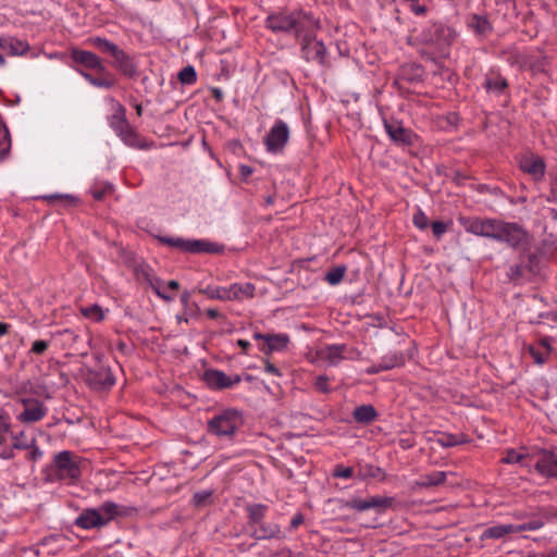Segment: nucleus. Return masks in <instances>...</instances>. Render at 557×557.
I'll return each mask as SVG.
<instances>
[{"instance_id": "1", "label": "nucleus", "mask_w": 557, "mask_h": 557, "mask_svg": "<svg viewBox=\"0 0 557 557\" xmlns=\"http://www.w3.org/2000/svg\"><path fill=\"white\" fill-rule=\"evenodd\" d=\"M459 222L468 233L504 242L511 247H518L527 240L525 232L515 223L479 218H460Z\"/></svg>"}, {"instance_id": "2", "label": "nucleus", "mask_w": 557, "mask_h": 557, "mask_svg": "<svg viewBox=\"0 0 557 557\" xmlns=\"http://www.w3.org/2000/svg\"><path fill=\"white\" fill-rule=\"evenodd\" d=\"M360 352L344 344L319 345L312 347L307 352V358L311 363L322 366H336L344 359H357Z\"/></svg>"}, {"instance_id": "3", "label": "nucleus", "mask_w": 557, "mask_h": 557, "mask_svg": "<svg viewBox=\"0 0 557 557\" xmlns=\"http://www.w3.org/2000/svg\"><path fill=\"white\" fill-rule=\"evenodd\" d=\"M267 26L273 32L295 30L297 35H300L306 29L311 30L318 27V24L308 14L298 12L270 15L267 18Z\"/></svg>"}, {"instance_id": "4", "label": "nucleus", "mask_w": 557, "mask_h": 557, "mask_svg": "<svg viewBox=\"0 0 557 557\" xmlns=\"http://www.w3.org/2000/svg\"><path fill=\"white\" fill-rule=\"evenodd\" d=\"M119 515V506L104 502L98 508H86L75 519V524L84 530L99 529L107 525Z\"/></svg>"}, {"instance_id": "5", "label": "nucleus", "mask_w": 557, "mask_h": 557, "mask_svg": "<svg viewBox=\"0 0 557 557\" xmlns=\"http://www.w3.org/2000/svg\"><path fill=\"white\" fill-rule=\"evenodd\" d=\"M242 424L243 419L240 413L236 410L228 409L213 417L209 422V428L210 431L218 436H230L233 435Z\"/></svg>"}, {"instance_id": "6", "label": "nucleus", "mask_w": 557, "mask_h": 557, "mask_svg": "<svg viewBox=\"0 0 557 557\" xmlns=\"http://www.w3.org/2000/svg\"><path fill=\"white\" fill-rule=\"evenodd\" d=\"M544 525L543 520L536 519L528 523L520 524H496L487 528L481 535L482 540L486 539H502L507 534L522 532V531H535Z\"/></svg>"}, {"instance_id": "7", "label": "nucleus", "mask_w": 557, "mask_h": 557, "mask_svg": "<svg viewBox=\"0 0 557 557\" xmlns=\"http://www.w3.org/2000/svg\"><path fill=\"white\" fill-rule=\"evenodd\" d=\"M53 462L59 476L62 479L75 480L81 475L78 457L67 450L57 454Z\"/></svg>"}, {"instance_id": "8", "label": "nucleus", "mask_w": 557, "mask_h": 557, "mask_svg": "<svg viewBox=\"0 0 557 557\" xmlns=\"http://www.w3.org/2000/svg\"><path fill=\"white\" fill-rule=\"evenodd\" d=\"M108 103L111 111L109 116L110 126L114 129L117 136L123 138V140H128L133 133L125 117V109L114 99H109Z\"/></svg>"}, {"instance_id": "9", "label": "nucleus", "mask_w": 557, "mask_h": 557, "mask_svg": "<svg viewBox=\"0 0 557 557\" xmlns=\"http://www.w3.org/2000/svg\"><path fill=\"white\" fill-rule=\"evenodd\" d=\"M289 138V128L281 120L276 121L264 138V145L269 152H278L287 144Z\"/></svg>"}, {"instance_id": "10", "label": "nucleus", "mask_w": 557, "mask_h": 557, "mask_svg": "<svg viewBox=\"0 0 557 557\" xmlns=\"http://www.w3.org/2000/svg\"><path fill=\"white\" fill-rule=\"evenodd\" d=\"M301 51L302 57L307 61H312L317 63H323L325 60V47L322 41L310 37L305 36L301 41Z\"/></svg>"}, {"instance_id": "11", "label": "nucleus", "mask_w": 557, "mask_h": 557, "mask_svg": "<svg viewBox=\"0 0 557 557\" xmlns=\"http://www.w3.org/2000/svg\"><path fill=\"white\" fill-rule=\"evenodd\" d=\"M256 339L263 341V346L261 347V350L265 354H271L274 351H283L287 348L289 344V336L287 334H268L263 335L260 333H256L255 335Z\"/></svg>"}, {"instance_id": "12", "label": "nucleus", "mask_w": 557, "mask_h": 557, "mask_svg": "<svg viewBox=\"0 0 557 557\" xmlns=\"http://www.w3.org/2000/svg\"><path fill=\"white\" fill-rule=\"evenodd\" d=\"M391 505V499L382 496H372L366 499L352 498L347 503V507L358 510L366 511L369 509L383 510Z\"/></svg>"}, {"instance_id": "13", "label": "nucleus", "mask_w": 557, "mask_h": 557, "mask_svg": "<svg viewBox=\"0 0 557 557\" xmlns=\"http://www.w3.org/2000/svg\"><path fill=\"white\" fill-rule=\"evenodd\" d=\"M203 381L212 388H227L240 381L238 375L228 376L219 370H207L203 374Z\"/></svg>"}, {"instance_id": "14", "label": "nucleus", "mask_w": 557, "mask_h": 557, "mask_svg": "<svg viewBox=\"0 0 557 557\" xmlns=\"http://www.w3.org/2000/svg\"><path fill=\"white\" fill-rule=\"evenodd\" d=\"M520 168L523 172L533 176L534 180L542 178L545 173V164L543 160L539 156L532 153L522 156L520 159Z\"/></svg>"}, {"instance_id": "15", "label": "nucleus", "mask_w": 557, "mask_h": 557, "mask_svg": "<svg viewBox=\"0 0 557 557\" xmlns=\"http://www.w3.org/2000/svg\"><path fill=\"white\" fill-rule=\"evenodd\" d=\"M23 404L25 410L17 417L20 421L28 423L36 422L46 416L47 410L40 401L35 399H24Z\"/></svg>"}, {"instance_id": "16", "label": "nucleus", "mask_w": 557, "mask_h": 557, "mask_svg": "<svg viewBox=\"0 0 557 557\" xmlns=\"http://www.w3.org/2000/svg\"><path fill=\"white\" fill-rule=\"evenodd\" d=\"M535 468L544 476H557V458L552 453L542 451L536 457Z\"/></svg>"}, {"instance_id": "17", "label": "nucleus", "mask_w": 557, "mask_h": 557, "mask_svg": "<svg viewBox=\"0 0 557 557\" xmlns=\"http://www.w3.org/2000/svg\"><path fill=\"white\" fill-rule=\"evenodd\" d=\"M72 59L85 67L96 70L98 72H103L104 66L101 62V60L92 52L74 49L71 52Z\"/></svg>"}, {"instance_id": "18", "label": "nucleus", "mask_w": 557, "mask_h": 557, "mask_svg": "<svg viewBox=\"0 0 557 557\" xmlns=\"http://www.w3.org/2000/svg\"><path fill=\"white\" fill-rule=\"evenodd\" d=\"M255 296V286L251 283L232 284L226 286L225 301L230 300H244Z\"/></svg>"}, {"instance_id": "19", "label": "nucleus", "mask_w": 557, "mask_h": 557, "mask_svg": "<svg viewBox=\"0 0 557 557\" xmlns=\"http://www.w3.org/2000/svg\"><path fill=\"white\" fill-rule=\"evenodd\" d=\"M0 48L11 55H23L27 52L29 46L26 41L14 37H1Z\"/></svg>"}, {"instance_id": "20", "label": "nucleus", "mask_w": 557, "mask_h": 557, "mask_svg": "<svg viewBox=\"0 0 557 557\" xmlns=\"http://www.w3.org/2000/svg\"><path fill=\"white\" fill-rule=\"evenodd\" d=\"M219 245L205 239H186L185 251L191 253L198 252H219Z\"/></svg>"}, {"instance_id": "21", "label": "nucleus", "mask_w": 557, "mask_h": 557, "mask_svg": "<svg viewBox=\"0 0 557 557\" xmlns=\"http://www.w3.org/2000/svg\"><path fill=\"white\" fill-rule=\"evenodd\" d=\"M386 131L389 137L399 143H409L410 141V133L400 125L397 124H386Z\"/></svg>"}, {"instance_id": "22", "label": "nucleus", "mask_w": 557, "mask_h": 557, "mask_svg": "<svg viewBox=\"0 0 557 557\" xmlns=\"http://www.w3.org/2000/svg\"><path fill=\"white\" fill-rule=\"evenodd\" d=\"M81 313L92 321H102L106 317V311L98 305L87 306L81 308Z\"/></svg>"}, {"instance_id": "23", "label": "nucleus", "mask_w": 557, "mask_h": 557, "mask_svg": "<svg viewBox=\"0 0 557 557\" xmlns=\"http://www.w3.org/2000/svg\"><path fill=\"white\" fill-rule=\"evenodd\" d=\"M354 417L359 422H369L374 419L375 410L371 406H360L355 409Z\"/></svg>"}, {"instance_id": "24", "label": "nucleus", "mask_w": 557, "mask_h": 557, "mask_svg": "<svg viewBox=\"0 0 557 557\" xmlns=\"http://www.w3.org/2000/svg\"><path fill=\"white\" fill-rule=\"evenodd\" d=\"M82 75L86 81H88L92 86L96 87L110 88L114 85V79L111 76H103L97 78L84 72H82Z\"/></svg>"}, {"instance_id": "25", "label": "nucleus", "mask_w": 557, "mask_h": 557, "mask_svg": "<svg viewBox=\"0 0 557 557\" xmlns=\"http://www.w3.org/2000/svg\"><path fill=\"white\" fill-rule=\"evenodd\" d=\"M10 147L11 143L8 128L2 122H0V160L8 154Z\"/></svg>"}, {"instance_id": "26", "label": "nucleus", "mask_w": 557, "mask_h": 557, "mask_svg": "<svg viewBox=\"0 0 557 557\" xmlns=\"http://www.w3.org/2000/svg\"><path fill=\"white\" fill-rule=\"evenodd\" d=\"M89 44L94 47H96L97 49H99L101 52H104V53H111V52H115V45L108 41L107 39L104 38H101V37H94V38H90L89 40Z\"/></svg>"}, {"instance_id": "27", "label": "nucleus", "mask_w": 557, "mask_h": 557, "mask_svg": "<svg viewBox=\"0 0 557 557\" xmlns=\"http://www.w3.org/2000/svg\"><path fill=\"white\" fill-rule=\"evenodd\" d=\"M201 292L210 299H219L225 301L226 286H207Z\"/></svg>"}, {"instance_id": "28", "label": "nucleus", "mask_w": 557, "mask_h": 557, "mask_svg": "<svg viewBox=\"0 0 557 557\" xmlns=\"http://www.w3.org/2000/svg\"><path fill=\"white\" fill-rule=\"evenodd\" d=\"M178 79L181 81V83L187 84V85L195 83L196 82L195 69L193 66L184 67L178 74Z\"/></svg>"}, {"instance_id": "29", "label": "nucleus", "mask_w": 557, "mask_h": 557, "mask_svg": "<svg viewBox=\"0 0 557 557\" xmlns=\"http://www.w3.org/2000/svg\"><path fill=\"white\" fill-rule=\"evenodd\" d=\"M267 507L263 505H252L248 508L250 519L253 522L260 521L264 513H265Z\"/></svg>"}, {"instance_id": "30", "label": "nucleus", "mask_w": 557, "mask_h": 557, "mask_svg": "<svg viewBox=\"0 0 557 557\" xmlns=\"http://www.w3.org/2000/svg\"><path fill=\"white\" fill-rule=\"evenodd\" d=\"M435 441L443 447H451L459 443L455 435L444 433L437 435Z\"/></svg>"}, {"instance_id": "31", "label": "nucleus", "mask_w": 557, "mask_h": 557, "mask_svg": "<svg viewBox=\"0 0 557 557\" xmlns=\"http://www.w3.org/2000/svg\"><path fill=\"white\" fill-rule=\"evenodd\" d=\"M344 269H334L326 274V281L332 284H338L344 277Z\"/></svg>"}, {"instance_id": "32", "label": "nucleus", "mask_w": 557, "mask_h": 557, "mask_svg": "<svg viewBox=\"0 0 557 557\" xmlns=\"http://www.w3.org/2000/svg\"><path fill=\"white\" fill-rule=\"evenodd\" d=\"M446 478L445 472L438 471L433 474H430L425 478V481L422 483L423 485H437L444 482Z\"/></svg>"}, {"instance_id": "33", "label": "nucleus", "mask_w": 557, "mask_h": 557, "mask_svg": "<svg viewBox=\"0 0 557 557\" xmlns=\"http://www.w3.org/2000/svg\"><path fill=\"white\" fill-rule=\"evenodd\" d=\"M11 418L9 413L0 408V433H7L10 431Z\"/></svg>"}, {"instance_id": "34", "label": "nucleus", "mask_w": 557, "mask_h": 557, "mask_svg": "<svg viewBox=\"0 0 557 557\" xmlns=\"http://www.w3.org/2000/svg\"><path fill=\"white\" fill-rule=\"evenodd\" d=\"M354 474V470L351 467H344L342 465L336 466L334 469V476L349 479Z\"/></svg>"}, {"instance_id": "35", "label": "nucleus", "mask_w": 557, "mask_h": 557, "mask_svg": "<svg viewBox=\"0 0 557 557\" xmlns=\"http://www.w3.org/2000/svg\"><path fill=\"white\" fill-rule=\"evenodd\" d=\"M412 221L413 224L420 230L426 228L429 222L426 215L422 211L416 212Z\"/></svg>"}, {"instance_id": "36", "label": "nucleus", "mask_w": 557, "mask_h": 557, "mask_svg": "<svg viewBox=\"0 0 557 557\" xmlns=\"http://www.w3.org/2000/svg\"><path fill=\"white\" fill-rule=\"evenodd\" d=\"M380 473V469L379 468H375L373 466H366V467H362L360 468V471H359V476L362 478V479H366V478H376Z\"/></svg>"}, {"instance_id": "37", "label": "nucleus", "mask_w": 557, "mask_h": 557, "mask_svg": "<svg viewBox=\"0 0 557 557\" xmlns=\"http://www.w3.org/2000/svg\"><path fill=\"white\" fill-rule=\"evenodd\" d=\"M24 432H21L20 434L17 435H14L12 438H13V447L16 448V449H26L29 447V444L27 443V441L24 438Z\"/></svg>"}, {"instance_id": "38", "label": "nucleus", "mask_w": 557, "mask_h": 557, "mask_svg": "<svg viewBox=\"0 0 557 557\" xmlns=\"http://www.w3.org/2000/svg\"><path fill=\"white\" fill-rule=\"evenodd\" d=\"M506 82L503 78H495V79H487L486 81V88L488 90H502L505 88Z\"/></svg>"}, {"instance_id": "39", "label": "nucleus", "mask_w": 557, "mask_h": 557, "mask_svg": "<svg viewBox=\"0 0 557 557\" xmlns=\"http://www.w3.org/2000/svg\"><path fill=\"white\" fill-rule=\"evenodd\" d=\"M114 59V65L120 70L124 62L128 59L123 51H121L117 46L115 47V52L110 53Z\"/></svg>"}, {"instance_id": "40", "label": "nucleus", "mask_w": 557, "mask_h": 557, "mask_svg": "<svg viewBox=\"0 0 557 557\" xmlns=\"http://www.w3.org/2000/svg\"><path fill=\"white\" fill-rule=\"evenodd\" d=\"M49 347V343L46 342V341H35L32 345V352L36 354V355H41L42 352H45L47 350V348Z\"/></svg>"}, {"instance_id": "41", "label": "nucleus", "mask_w": 557, "mask_h": 557, "mask_svg": "<svg viewBox=\"0 0 557 557\" xmlns=\"http://www.w3.org/2000/svg\"><path fill=\"white\" fill-rule=\"evenodd\" d=\"M162 242L169 246L176 247L182 251H185L186 239L183 238H163Z\"/></svg>"}, {"instance_id": "42", "label": "nucleus", "mask_w": 557, "mask_h": 557, "mask_svg": "<svg viewBox=\"0 0 557 557\" xmlns=\"http://www.w3.org/2000/svg\"><path fill=\"white\" fill-rule=\"evenodd\" d=\"M314 386L320 392H329V377L324 375L318 376Z\"/></svg>"}, {"instance_id": "43", "label": "nucleus", "mask_w": 557, "mask_h": 557, "mask_svg": "<svg viewBox=\"0 0 557 557\" xmlns=\"http://www.w3.org/2000/svg\"><path fill=\"white\" fill-rule=\"evenodd\" d=\"M447 228H448L447 223H443V222H438V221L432 223V231L436 237H441L447 231Z\"/></svg>"}, {"instance_id": "44", "label": "nucleus", "mask_w": 557, "mask_h": 557, "mask_svg": "<svg viewBox=\"0 0 557 557\" xmlns=\"http://www.w3.org/2000/svg\"><path fill=\"white\" fill-rule=\"evenodd\" d=\"M523 457L522 455L516 453V451H508L506 457L503 458V460L507 463H516L522 461Z\"/></svg>"}, {"instance_id": "45", "label": "nucleus", "mask_w": 557, "mask_h": 557, "mask_svg": "<svg viewBox=\"0 0 557 557\" xmlns=\"http://www.w3.org/2000/svg\"><path fill=\"white\" fill-rule=\"evenodd\" d=\"M211 496V493L208 492V491H205V492H200V493H196L194 495V502L197 504V505H202L206 503L207 499H209V497Z\"/></svg>"}, {"instance_id": "46", "label": "nucleus", "mask_w": 557, "mask_h": 557, "mask_svg": "<svg viewBox=\"0 0 557 557\" xmlns=\"http://www.w3.org/2000/svg\"><path fill=\"white\" fill-rule=\"evenodd\" d=\"M120 70L126 75H133L135 73V67L128 59L123 63Z\"/></svg>"}, {"instance_id": "47", "label": "nucleus", "mask_w": 557, "mask_h": 557, "mask_svg": "<svg viewBox=\"0 0 557 557\" xmlns=\"http://www.w3.org/2000/svg\"><path fill=\"white\" fill-rule=\"evenodd\" d=\"M120 70L126 75H133L135 73V67L128 59L123 63Z\"/></svg>"}, {"instance_id": "48", "label": "nucleus", "mask_w": 557, "mask_h": 557, "mask_svg": "<svg viewBox=\"0 0 557 557\" xmlns=\"http://www.w3.org/2000/svg\"><path fill=\"white\" fill-rule=\"evenodd\" d=\"M409 3L410 9L416 14H422L424 12V7L417 3V0H407Z\"/></svg>"}, {"instance_id": "49", "label": "nucleus", "mask_w": 557, "mask_h": 557, "mask_svg": "<svg viewBox=\"0 0 557 557\" xmlns=\"http://www.w3.org/2000/svg\"><path fill=\"white\" fill-rule=\"evenodd\" d=\"M264 370L267 373L272 375H281L280 370L272 363L265 362Z\"/></svg>"}, {"instance_id": "50", "label": "nucleus", "mask_w": 557, "mask_h": 557, "mask_svg": "<svg viewBox=\"0 0 557 557\" xmlns=\"http://www.w3.org/2000/svg\"><path fill=\"white\" fill-rule=\"evenodd\" d=\"M304 522V518L301 515H296L292 521H290V524L293 528H297L299 527L301 523Z\"/></svg>"}, {"instance_id": "51", "label": "nucleus", "mask_w": 557, "mask_h": 557, "mask_svg": "<svg viewBox=\"0 0 557 557\" xmlns=\"http://www.w3.org/2000/svg\"><path fill=\"white\" fill-rule=\"evenodd\" d=\"M239 172L243 176L247 177L252 173V170L248 165H240Z\"/></svg>"}, {"instance_id": "52", "label": "nucleus", "mask_w": 557, "mask_h": 557, "mask_svg": "<svg viewBox=\"0 0 557 557\" xmlns=\"http://www.w3.org/2000/svg\"><path fill=\"white\" fill-rule=\"evenodd\" d=\"M488 28V23L485 20L478 21V29L482 33L486 32Z\"/></svg>"}, {"instance_id": "53", "label": "nucleus", "mask_w": 557, "mask_h": 557, "mask_svg": "<svg viewBox=\"0 0 557 557\" xmlns=\"http://www.w3.org/2000/svg\"><path fill=\"white\" fill-rule=\"evenodd\" d=\"M30 456L33 459H37V458L41 457V451L38 448L33 447V449L30 451Z\"/></svg>"}, {"instance_id": "54", "label": "nucleus", "mask_w": 557, "mask_h": 557, "mask_svg": "<svg viewBox=\"0 0 557 557\" xmlns=\"http://www.w3.org/2000/svg\"><path fill=\"white\" fill-rule=\"evenodd\" d=\"M237 345L240 346L244 351H246V349L250 346L249 342L245 339H238Z\"/></svg>"}, {"instance_id": "55", "label": "nucleus", "mask_w": 557, "mask_h": 557, "mask_svg": "<svg viewBox=\"0 0 557 557\" xmlns=\"http://www.w3.org/2000/svg\"><path fill=\"white\" fill-rule=\"evenodd\" d=\"M399 363H400V362H399L397 359H395V360H393V361H391V362H388V363H385V364L382 367V369H391V368H394V367L398 366Z\"/></svg>"}, {"instance_id": "56", "label": "nucleus", "mask_w": 557, "mask_h": 557, "mask_svg": "<svg viewBox=\"0 0 557 557\" xmlns=\"http://www.w3.org/2000/svg\"><path fill=\"white\" fill-rule=\"evenodd\" d=\"M9 325L7 323H0V336H3L8 333Z\"/></svg>"}, {"instance_id": "57", "label": "nucleus", "mask_w": 557, "mask_h": 557, "mask_svg": "<svg viewBox=\"0 0 557 557\" xmlns=\"http://www.w3.org/2000/svg\"><path fill=\"white\" fill-rule=\"evenodd\" d=\"M207 314H208L210 318H212V319H215V318H218V317L220 315L219 311H218V310H215V309H209V310L207 311Z\"/></svg>"}, {"instance_id": "58", "label": "nucleus", "mask_w": 557, "mask_h": 557, "mask_svg": "<svg viewBox=\"0 0 557 557\" xmlns=\"http://www.w3.org/2000/svg\"><path fill=\"white\" fill-rule=\"evenodd\" d=\"M168 286H169L170 288H172V289L176 290V289L178 288V282H176V281H170V282L168 283Z\"/></svg>"}, {"instance_id": "59", "label": "nucleus", "mask_w": 557, "mask_h": 557, "mask_svg": "<svg viewBox=\"0 0 557 557\" xmlns=\"http://www.w3.org/2000/svg\"><path fill=\"white\" fill-rule=\"evenodd\" d=\"M158 295H159L160 297H162V298L166 299V300H171V299H173V297H172V296H168V295H165V294L161 293L160 290H158Z\"/></svg>"}, {"instance_id": "60", "label": "nucleus", "mask_w": 557, "mask_h": 557, "mask_svg": "<svg viewBox=\"0 0 557 557\" xmlns=\"http://www.w3.org/2000/svg\"><path fill=\"white\" fill-rule=\"evenodd\" d=\"M532 355L534 357V359L539 362V363H542V359L540 358V356L535 355L533 351H532Z\"/></svg>"}, {"instance_id": "61", "label": "nucleus", "mask_w": 557, "mask_h": 557, "mask_svg": "<svg viewBox=\"0 0 557 557\" xmlns=\"http://www.w3.org/2000/svg\"><path fill=\"white\" fill-rule=\"evenodd\" d=\"M276 533H278V529L275 528L274 530H272L270 533H269V536H273L275 535Z\"/></svg>"}, {"instance_id": "62", "label": "nucleus", "mask_w": 557, "mask_h": 557, "mask_svg": "<svg viewBox=\"0 0 557 557\" xmlns=\"http://www.w3.org/2000/svg\"><path fill=\"white\" fill-rule=\"evenodd\" d=\"M4 64H5V60L2 57V54H0V66H4Z\"/></svg>"}, {"instance_id": "63", "label": "nucleus", "mask_w": 557, "mask_h": 557, "mask_svg": "<svg viewBox=\"0 0 557 557\" xmlns=\"http://www.w3.org/2000/svg\"><path fill=\"white\" fill-rule=\"evenodd\" d=\"M548 557H557V550L556 552H553L548 555Z\"/></svg>"}, {"instance_id": "64", "label": "nucleus", "mask_w": 557, "mask_h": 557, "mask_svg": "<svg viewBox=\"0 0 557 557\" xmlns=\"http://www.w3.org/2000/svg\"><path fill=\"white\" fill-rule=\"evenodd\" d=\"M554 186L557 188V175H556V180H555Z\"/></svg>"}]
</instances>
